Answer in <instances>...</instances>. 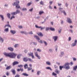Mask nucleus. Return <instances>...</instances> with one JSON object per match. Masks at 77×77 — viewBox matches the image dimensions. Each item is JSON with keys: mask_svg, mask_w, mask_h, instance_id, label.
I'll return each instance as SVG.
<instances>
[{"mask_svg": "<svg viewBox=\"0 0 77 77\" xmlns=\"http://www.w3.org/2000/svg\"><path fill=\"white\" fill-rule=\"evenodd\" d=\"M49 8L51 9H53V8H52V6L50 5L49 6Z\"/></svg>", "mask_w": 77, "mask_h": 77, "instance_id": "obj_61", "label": "nucleus"}, {"mask_svg": "<svg viewBox=\"0 0 77 77\" xmlns=\"http://www.w3.org/2000/svg\"><path fill=\"white\" fill-rule=\"evenodd\" d=\"M52 38L53 39H54V41L55 42L57 40V39H58V36H54Z\"/></svg>", "mask_w": 77, "mask_h": 77, "instance_id": "obj_9", "label": "nucleus"}, {"mask_svg": "<svg viewBox=\"0 0 77 77\" xmlns=\"http://www.w3.org/2000/svg\"><path fill=\"white\" fill-rule=\"evenodd\" d=\"M52 75L54 76H56V75H57V74H56V73H54V72H53L52 73Z\"/></svg>", "mask_w": 77, "mask_h": 77, "instance_id": "obj_42", "label": "nucleus"}, {"mask_svg": "<svg viewBox=\"0 0 77 77\" xmlns=\"http://www.w3.org/2000/svg\"><path fill=\"white\" fill-rule=\"evenodd\" d=\"M62 28H59V29H58V33L59 34H60L61 33V32H62Z\"/></svg>", "mask_w": 77, "mask_h": 77, "instance_id": "obj_21", "label": "nucleus"}, {"mask_svg": "<svg viewBox=\"0 0 77 77\" xmlns=\"http://www.w3.org/2000/svg\"><path fill=\"white\" fill-rule=\"evenodd\" d=\"M27 9L26 8H23L22 9V11H27Z\"/></svg>", "mask_w": 77, "mask_h": 77, "instance_id": "obj_39", "label": "nucleus"}, {"mask_svg": "<svg viewBox=\"0 0 77 77\" xmlns=\"http://www.w3.org/2000/svg\"><path fill=\"white\" fill-rule=\"evenodd\" d=\"M66 22L68 23H69V24H71L72 23L71 19L69 17H68L67 18Z\"/></svg>", "mask_w": 77, "mask_h": 77, "instance_id": "obj_5", "label": "nucleus"}, {"mask_svg": "<svg viewBox=\"0 0 77 77\" xmlns=\"http://www.w3.org/2000/svg\"><path fill=\"white\" fill-rule=\"evenodd\" d=\"M74 61H75L76 60V58L74 57L73 58Z\"/></svg>", "mask_w": 77, "mask_h": 77, "instance_id": "obj_62", "label": "nucleus"}, {"mask_svg": "<svg viewBox=\"0 0 77 77\" xmlns=\"http://www.w3.org/2000/svg\"><path fill=\"white\" fill-rule=\"evenodd\" d=\"M20 70L22 72H23L24 71V70L23 69H21V68H20Z\"/></svg>", "mask_w": 77, "mask_h": 77, "instance_id": "obj_59", "label": "nucleus"}, {"mask_svg": "<svg viewBox=\"0 0 77 77\" xmlns=\"http://www.w3.org/2000/svg\"><path fill=\"white\" fill-rule=\"evenodd\" d=\"M19 45L18 44H16L14 46V47L15 48H17V47H18Z\"/></svg>", "mask_w": 77, "mask_h": 77, "instance_id": "obj_38", "label": "nucleus"}, {"mask_svg": "<svg viewBox=\"0 0 77 77\" xmlns=\"http://www.w3.org/2000/svg\"><path fill=\"white\" fill-rule=\"evenodd\" d=\"M29 34H31V35L33 34V32L32 31H30L28 33Z\"/></svg>", "mask_w": 77, "mask_h": 77, "instance_id": "obj_55", "label": "nucleus"}, {"mask_svg": "<svg viewBox=\"0 0 77 77\" xmlns=\"http://www.w3.org/2000/svg\"><path fill=\"white\" fill-rule=\"evenodd\" d=\"M4 42V39L1 37L0 36V42L1 43H3Z\"/></svg>", "mask_w": 77, "mask_h": 77, "instance_id": "obj_14", "label": "nucleus"}, {"mask_svg": "<svg viewBox=\"0 0 77 77\" xmlns=\"http://www.w3.org/2000/svg\"><path fill=\"white\" fill-rule=\"evenodd\" d=\"M34 37L36 38V39H37L38 42L41 43V44H42V40H40V41H39V40H40V38H39V37L36 35H35L34 36Z\"/></svg>", "mask_w": 77, "mask_h": 77, "instance_id": "obj_4", "label": "nucleus"}, {"mask_svg": "<svg viewBox=\"0 0 77 77\" xmlns=\"http://www.w3.org/2000/svg\"><path fill=\"white\" fill-rule=\"evenodd\" d=\"M20 56H21V54H18L17 56V59H20Z\"/></svg>", "mask_w": 77, "mask_h": 77, "instance_id": "obj_36", "label": "nucleus"}, {"mask_svg": "<svg viewBox=\"0 0 77 77\" xmlns=\"http://www.w3.org/2000/svg\"><path fill=\"white\" fill-rule=\"evenodd\" d=\"M43 13H44V12H43V11H40L39 12V15H41V14H43Z\"/></svg>", "mask_w": 77, "mask_h": 77, "instance_id": "obj_47", "label": "nucleus"}, {"mask_svg": "<svg viewBox=\"0 0 77 77\" xmlns=\"http://www.w3.org/2000/svg\"><path fill=\"white\" fill-rule=\"evenodd\" d=\"M59 9L60 11H61V12L63 13V14H64L65 15H66V13L65 11V10H63V8H60Z\"/></svg>", "mask_w": 77, "mask_h": 77, "instance_id": "obj_6", "label": "nucleus"}, {"mask_svg": "<svg viewBox=\"0 0 77 77\" xmlns=\"http://www.w3.org/2000/svg\"><path fill=\"white\" fill-rule=\"evenodd\" d=\"M32 11H33V8H32L29 10V11H30V12H32Z\"/></svg>", "mask_w": 77, "mask_h": 77, "instance_id": "obj_56", "label": "nucleus"}, {"mask_svg": "<svg viewBox=\"0 0 77 77\" xmlns=\"http://www.w3.org/2000/svg\"><path fill=\"white\" fill-rule=\"evenodd\" d=\"M28 58H27V57H24L23 58V61L24 62H27L28 61Z\"/></svg>", "mask_w": 77, "mask_h": 77, "instance_id": "obj_16", "label": "nucleus"}, {"mask_svg": "<svg viewBox=\"0 0 77 77\" xmlns=\"http://www.w3.org/2000/svg\"><path fill=\"white\" fill-rule=\"evenodd\" d=\"M31 4H32V3L29 2L27 4V6H30V5H31Z\"/></svg>", "mask_w": 77, "mask_h": 77, "instance_id": "obj_52", "label": "nucleus"}, {"mask_svg": "<svg viewBox=\"0 0 77 77\" xmlns=\"http://www.w3.org/2000/svg\"><path fill=\"white\" fill-rule=\"evenodd\" d=\"M4 54L6 56H8V57H9L10 58H12V59H15V57H16V56L17 55V54L14 52H10L9 53L5 52L4 53Z\"/></svg>", "mask_w": 77, "mask_h": 77, "instance_id": "obj_1", "label": "nucleus"}, {"mask_svg": "<svg viewBox=\"0 0 77 77\" xmlns=\"http://www.w3.org/2000/svg\"><path fill=\"white\" fill-rule=\"evenodd\" d=\"M44 44H45V45H47V43L45 41H43Z\"/></svg>", "mask_w": 77, "mask_h": 77, "instance_id": "obj_48", "label": "nucleus"}, {"mask_svg": "<svg viewBox=\"0 0 77 77\" xmlns=\"http://www.w3.org/2000/svg\"><path fill=\"white\" fill-rule=\"evenodd\" d=\"M54 68L56 69H57L58 68V67L57 66H56V65H54Z\"/></svg>", "mask_w": 77, "mask_h": 77, "instance_id": "obj_54", "label": "nucleus"}, {"mask_svg": "<svg viewBox=\"0 0 77 77\" xmlns=\"http://www.w3.org/2000/svg\"><path fill=\"white\" fill-rule=\"evenodd\" d=\"M37 34L38 36H43V35L42 34L41 32H39Z\"/></svg>", "mask_w": 77, "mask_h": 77, "instance_id": "obj_25", "label": "nucleus"}, {"mask_svg": "<svg viewBox=\"0 0 77 77\" xmlns=\"http://www.w3.org/2000/svg\"><path fill=\"white\" fill-rule=\"evenodd\" d=\"M32 43H33V44H34V45H37V42H33Z\"/></svg>", "mask_w": 77, "mask_h": 77, "instance_id": "obj_51", "label": "nucleus"}, {"mask_svg": "<svg viewBox=\"0 0 77 77\" xmlns=\"http://www.w3.org/2000/svg\"><path fill=\"white\" fill-rule=\"evenodd\" d=\"M69 63H65V64L64 65V67L66 69L68 70V69H70V66H69Z\"/></svg>", "mask_w": 77, "mask_h": 77, "instance_id": "obj_3", "label": "nucleus"}, {"mask_svg": "<svg viewBox=\"0 0 77 77\" xmlns=\"http://www.w3.org/2000/svg\"><path fill=\"white\" fill-rule=\"evenodd\" d=\"M49 29H50V28L48 27H46V31H48V30H49Z\"/></svg>", "mask_w": 77, "mask_h": 77, "instance_id": "obj_43", "label": "nucleus"}, {"mask_svg": "<svg viewBox=\"0 0 77 77\" xmlns=\"http://www.w3.org/2000/svg\"><path fill=\"white\" fill-rule=\"evenodd\" d=\"M68 39H69V41H71V37H69L68 38Z\"/></svg>", "mask_w": 77, "mask_h": 77, "instance_id": "obj_60", "label": "nucleus"}, {"mask_svg": "<svg viewBox=\"0 0 77 77\" xmlns=\"http://www.w3.org/2000/svg\"><path fill=\"white\" fill-rule=\"evenodd\" d=\"M53 1H50L49 2V4H50V5H51L52 4H53Z\"/></svg>", "mask_w": 77, "mask_h": 77, "instance_id": "obj_46", "label": "nucleus"}, {"mask_svg": "<svg viewBox=\"0 0 77 77\" xmlns=\"http://www.w3.org/2000/svg\"><path fill=\"white\" fill-rule=\"evenodd\" d=\"M19 27L20 29H22V28H23V26H19Z\"/></svg>", "mask_w": 77, "mask_h": 77, "instance_id": "obj_64", "label": "nucleus"}, {"mask_svg": "<svg viewBox=\"0 0 77 77\" xmlns=\"http://www.w3.org/2000/svg\"><path fill=\"white\" fill-rule=\"evenodd\" d=\"M35 27L37 29H41V30H43V29H45V27H43L42 28L41 26H38L36 25H35Z\"/></svg>", "mask_w": 77, "mask_h": 77, "instance_id": "obj_8", "label": "nucleus"}, {"mask_svg": "<svg viewBox=\"0 0 77 77\" xmlns=\"http://www.w3.org/2000/svg\"><path fill=\"white\" fill-rule=\"evenodd\" d=\"M11 71L14 75H15L16 74V72L15 71V69H12Z\"/></svg>", "mask_w": 77, "mask_h": 77, "instance_id": "obj_11", "label": "nucleus"}, {"mask_svg": "<svg viewBox=\"0 0 77 77\" xmlns=\"http://www.w3.org/2000/svg\"><path fill=\"white\" fill-rule=\"evenodd\" d=\"M6 75H7V76H8L9 75V72H7L6 73Z\"/></svg>", "mask_w": 77, "mask_h": 77, "instance_id": "obj_45", "label": "nucleus"}, {"mask_svg": "<svg viewBox=\"0 0 77 77\" xmlns=\"http://www.w3.org/2000/svg\"><path fill=\"white\" fill-rule=\"evenodd\" d=\"M33 53H28V55H29V56H32V54H33Z\"/></svg>", "mask_w": 77, "mask_h": 77, "instance_id": "obj_40", "label": "nucleus"}, {"mask_svg": "<svg viewBox=\"0 0 77 77\" xmlns=\"http://www.w3.org/2000/svg\"><path fill=\"white\" fill-rule=\"evenodd\" d=\"M0 17L2 18V21H3L4 20V17H3V15L0 14Z\"/></svg>", "mask_w": 77, "mask_h": 77, "instance_id": "obj_33", "label": "nucleus"}, {"mask_svg": "<svg viewBox=\"0 0 77 77\" xmlns=\"http://www.w3.org/2000/svg\"><path fill=\"white\" fill-rule=\"evenodd\" d=\"M41 71H38L37 72V75H39L40 74H41Z\"/></svg>", "mask_w": 77, "mask_h": 77, "instance_id": "obj_34", "label": "nucleus"}, {"mask_svg": "<svg viewBox=\"0 0 77 77\" xmlns=\"http://www.w3.org/2000/svg\"><path fill=\"white\" fill-rule=\"evenodd\" d=\"M37 51H39V52H41V50L40 49H37Z\"/></svg>", "mask_w": 77, "mask_h": 77, "instance_id": "obj_53", "label": "nucleus"}, {"mask_svg": "<svg viewBox=\"0 0 77 77\" xmlns=\"http://www.w3.org/2000/svg\"><path fill=\"white\" fill-rule=\"evenodd\" d=\"M17 12H16V11L12 12L11 13V14L12 15H17Z\"/></svg>", "mask_w": 77, "mask_h": 77, "instance_id": "obj_17", "label": "nucleus"}, {"mask_svg": "<svg viewBox=\"0 0 77 77\" xmlns=\"http://www.w3.org/2000/svg\"><path fill=\"white\" fill-rule=\"evenodd\" d=\"M33 54L32 56H31L32 57V59H34L35 58V57H34V56H33Z\"/></svg>", "mask_w": 77, "mask_h": 77, "instance_id": "obj_63", "label": "nucleus"}, {"mask_svg": "<svg viewBox=\"0 0 77 77\" xmlns=\"http://www.w3.org/2000/svg\"><path fill=\"white\" fill-rule=\"evenodd\" d=\"M16 12H17V14H18V13H20V11L19 10H16Z\"/></svg>", "mask_w": 77, "mask_h": 77, "instance_id": "obj_41", "label": "nucleus"}, {"mask_svg": "<svg viewBox=\"0 0 77 77\" xmlns=\"http://www.w3.org/2000/svg\"><path fill=\"white\" fill-rule=\"evenodd\" d=\"M62 68H64V65H63L62 66H60V70H62Z\"/></svg>", "mask_w": 77, "mask_h": 77, "instance_id": "obj_24", "label": "nucleus"}, {"mask_svg": "<svg viewBox=\"0 0 77 77\" xmlns=\"http://www.w3.org/2000/svg\"><path fill=\"white\" fill-rule=\"evenodd\" d=\"M19 3H20V2L18 1L13 3L12 5L13 6H16V9H19V8H20V6Z\"/></svg>", "mask_w": 77, "mask_h": 77, "instance_id": "obj_2", "label": "nucleus"}, {"mask_svg": "<svg viewBox=\"0 0 77 77\" xmlns=\"http://www.w3.org/2000/svg\"><path fill=\"white\" fill-rule=\"evenodd\" d=\"M24 67L25 69H27L28 68V65L27 64H25L24 65Z\"/></svg>", "mask_w": 77, "mask_h": 77, "instance_id": "obj_26", "label": "nucleus"}, {"mask_svg": "<svg viewBox=\"0 0 77 77\" xmlns=\"http://www.w3.org/2000/svg\"><path fill=\"white\" fill-rule=\"evenodd\" d=\"M55 72L57 74H59V73H60V71H58L57 69H56L55 71Z\"/></svg>", "mask_w": 77, "mask_h": 77, "instance_id": "obj_31", "label": "nucleus"}, {"mask_svg": "<svg viewBox=\"0 0 77 77\" xmlns=\"http://www.w3.org/2000/svg\"><path fill=\"white\" fill-rule=\"evenodd\" d=\"M8 50L11 51H14V48L11 47H9L8 48Z\"/></svg>", "mask_w": 77, "mask_h": 77, "instance_id": "obj_15", "label": "nucleus"}, {"mask_svg": "<svg viewBox=\"0 0 77 77\" xmlns=\"http://www.w3.org/2000/svg\"><path fill=\"white\" fill-rule=\"evenodd\" d=\"M7 15L8 18H10V16H11V14L10 13H8L7 14Z\"/></svg>", "mask_w": 77, "mask_h": 77, "instance_id": "obj_35", "label": "nucleus"}, {"mask_svg": "<svg viewBox=\"0 0 77 77\" xmlns=\"http://www.w3.org/2000/svg\"><path fill=\"white\" fill-rule=\"evenodd\" d=\"M24 53H25L26 54L28 52V51L27 50H24Z\"/></svg>", "mask_w": 77, "mask_h": 77, "instance_id": "obj_49", "label": "nucleus"}, {"mask_svg": "<svg viewBox=\"0 0 77 77\" xmlns=\"http://www.w3.org/2000/svg\"><path fill=\"white\" fill-rule=\"evenodd\" d=\"M27 69L28 71H30V70H32V67H28Z\"/></svg>", "mask_w": 77, "mask_h": 77, "instance_id": "obj_30", "label": "nucleus"}, {"mask_svg": "<svg viewBox=\"0 0 77 77\" xmlns=\"http://www.w3.org/2000/svg\"><path fill=\"white\" fill-rule=\"evenodd\" d=\"M28 60L30 62H33V61L30 58H28Z\"/></svg>", "mask_w": 77, "mask_h": 77, "instance_id": "obj_27", "label": "nucleus"}, {"mask_svg": "<svg viewBox=\"0 0 77 77\" xmlns=\"http://www.w3.org/2000/svg\"><path fill=\"white\" fill-rule=\"evenodd\" d=\"M18 67H19V68H21V67H23V66L22 65H20L18 66Z\"/></svg>", "mask_w": 77, "mask_h": 77, "instance_id": "obj_57", "label": "nucleus"}, {"mask_svg": "<svg viewBox=\"0 0 77 77\" xmlns=\"http://www.w3.org/2000/svg\"><path fill=\"white\" fill-rule=\"evenodd\" d=\"M5 32H7L9 31V28H7L5 29L4 30Z\"/></svg>", "mask_w": 77, "mask_h": 77, "instance_id": "obj_37", "label": "nucleus"}, {"mask_svg": "<svg viewBox=\"0 0 77 77\" xmlns=\"http://www.w3.org/2000/svg\"><path fill=\"white\" fill-rule=\"evenodd\" d=\"M10 32L11 33V34H13V35H14V34H15V33H16V31L15 30H11Z\"/></svg>", "mask_w": 77, "mask_h": 77, "instance_id": "obj_13", "label": "nucleus"}, {"mask_svg": "<svg viewBox=\"0 0 77 77\" xmlns=\"http://www.w3.org/2000/svg\"><path fill=\"white\" fill-rule=\"evenodd\" d=\"M35 56H36L37 57H38V59H41V57H40V56L38 55L37 52H35Z\"/></svg>", "mask_w": 77, "mask_h": 77, "instance_id": "obj_10", "label": "nucleus"}, {"mask_svg": "<svg viewBox=\"0 0 77 77\" xmlns=\"http://www.w3.org/2000/svg\"><path fill=\"white\" fill-rule=\"evenodd\" d=\"M46 69H50V70H51V71H52V69H51V67H47L46 68Z\"/></svg>", "mask_w": 77, "mask_h": 77, "instance_id": "obj_32", "label": "nucleus"}, {"mask_svg": "<svg viewBox=\"0 0 77 77\" xmlns=\"http://www.w3.org/2000/svg\"><path fill=\"white\" fill-rule=\"evenodd\" d=\"M77 40L75 39V40L74 42L73 43L71 44V46L72 47H74L75 46H76L77 45Z\"/></svg>", "mask_w": 77, "mask_h": 77, "instance_id": "obj_7", "label": "nucleus"}, {"mask_svg": "<svg viewBox=\"0 0 77 77\" xmlns=\"http://www.w3.org/2000/svg\"><path fill=\"white\" fill-rule=\"evenodd\" d=\"M63 54H64V52H61V55H60V57H62L63 56Z\"/></svg>", "mask_w": 77, "mask_h": 77, "instance_id": "obj_22", "label": "nucleus"}, {"mask_svg": "<svg viewBox=\"0 0 77 77\" xmlns=\"http://www.w3.org/2000/svg\"><path fill=\"white\" fill-rule=\"evenodd\" d=\"M77 69V66H76L73 67V69L74 71H76Z\"/></svg>", "mask_w": 77, "mask_h": 77, "instance_id": "obj_23", "label": "nucleus"}, {"mask_svg": "<svg viewBox=\"0 0 77 77\" xmlns=\"http://www.w3.org/2000/svg\"><path fill=\"white\" fill-rule=\"evenodd\" d=\"M46 64L48 65H51V63L50 61H47L46 62Z\"/></svg>", "mask_w": 77, "mask_h": 77, "instance_id": "obj_28", "label": "nucleus"}, {"mask_svg": "<svg viewBox=\"0 0 77 77\" xmlns=\"http://www.w3.org/2000/svg\"><path fill=\"white\" fill-rule=\"evenodd\" d=\"M10 27V28H11V26H10V25H9V23H8L7 25H5V26L4 27L5 28H6V27Z\"/></svg>", "mask_w": 77, "mask_h": 77, "instance_id": "obj_20", "label": "nucleus"}, {"mask_svg": "<svg viewBox=\"0 0 77 77\" xmlns=\"http://www.w3.org/2000/svg\"><path fill=\"white\" fill-rule=\"evenodd\" d=\"M22 75H24V76H26V77H27L29 76V74L26 73H23L22 74Z\"/></svg>", "mask_w": 77, "mask_h": 77, "instance_id": "obj_19", "label": "nucleus"}, {"mask_svg": "<svg viewBox=\"0 0 77 77\" xmlns=\"http://www.w3.org/2000/svg\"><path fill=\"white\" fill-rule=\"evenodd\" d=\"M40 5H44V2L42 1H41L40 2Z\"/></svg>", "mask_w": 77, "mask_h": 77, "instance_id": "obj_44", "label": "nucleus"}, {"mask_svg": "<svg viewBox=\"0 0 77 77\" xmlns=\"http://www.w3.org/2000/svg\"><path fill=\"white\" fill-rule=\"evenodd\" d=\"M15 77H20V75H19L18 74H17Z\"/></svg>", "mask_w": 77, "mask_h": 77, "instance_id": "obj_58", "label": "nucleus"}, {"mask_svg": "<svg viewBox=\"0 0 77 77\" xmlns=\"http://www.w3.org/2000/svg\"><path fill=\"white\" fill-rule=\"evenodd\" d=\"M18 63H19L17 61H14L12 63L13 66H15V65H17Z\"/></svg>", "mask_w": 77, "mask_h": 77, "instance_id": "obj_12", "label": "nucleus"}, {"mask_svg": "<svg viewBox=\"0 0 77 77\" xmlns=\"http://www.w3.org/2000/svg\"><path fill=\"white\" fill-rule=\"evenodd\" d=\"M11 68H12V66H9L6 68V69L7 70H8V69H10Z\"/></svg>", "mask_w": 77, "mask_h": 77, "instance_id": "obj_18", "label": "nucleus"}, {"mask_svg": "<svg viewBox=\"0 0 77 77\" xmlns=\"http://www.w3.org/2000/svg\"><path fill=\"white\" fill-rule=\"evenodd\" d=\"M15 16H12L11 18H10L11 20H12V18H15Z\"/></svg>", "mask_w": 77, "mask_h": 77, "instance_id": "obj_50", "label": "nucleus"}, {"mask_svg": "<svg viewBox=\"0 0 77 77\" xmlns=\"http://www.w3.org/2000/svg\"><path fill=\"white\" fill-rule=\"evenodd\" d=\"M49 29L51 30L52 31H54L55 30V29H54V28H52L51 27Z\"/></svg>", "mask_w": 77, "mask_h": 77, "instance_id": "obj_29", "label": "nucleus"}]
</instances>
